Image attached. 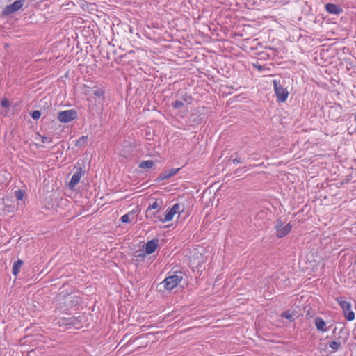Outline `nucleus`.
I'll return each mask as SVG.
<instances>
[{
    "instance_id": "obj_27",
    "label": "nucleus",
    "mask_w": 356,
    "mask_h": 356,
    "mask_svg": "<svg viewBox=\"0 0 356 356\" xmlns=\"http://www.w3.org/2000/svg\"><path fill=\"white\" fill-rule=\"evenodd\" d=\"M41 140L43 143H51L52 142V138L47 136H42Z\"/></svg>"
},
{
    "instance_id": "obj_16",
    "label": "nucleus",
    "mask_w": 356,
    "mask_h": 356,
    "mask_svg": "<svg viewBox=\"0 0 356 356\" xmlns=\"http://www.w3.org/2000/svg\"><path fill=\"white\" fill-rule=\"evenodd\" d=\"M22 265L23 261L19 259L14 263L12 270V273L14 275H17L19 273L20 268L22 266Z\"/></svg>"
},
{
    "instance_id": "obj_4",
    "label": "nucleus",
    "mask_w": 356,
    "mask_h": 356,
    "mask_svg": "<svg viewBox=\"0 0 356 356\" xmlns=\"http://www.w3.org/2000/svg\"><path fill=\"white\" fill-rule=\"evenodd\" d=\"M273 83L277 102H286L289 96V92L286 88L283 87V85L280 83V80L274 79Z\"/></svg>"
},
{
    "instance_id": "obj_31",
    "label": "nucleus",
    "mask_w": 356,
    "mask_h": 356,
    "mask_svg": "<svg viewBox=\"0 0 356 356\" xmlns=\"http://www.w3.org/2000/svg\"><path fill=\"white\" fill-rule=\"evenodd\" d=\"M184 99L185 102H188V100L191 99V96L188 95L187 94H185V95L184 97Z\"/></svg>"
},
{
    "instance_id": "obj_10",
    "label": "nucleus",
    "mask_w": 356,
    "mask_h": 356,
    "mask_svg": "<svg viewBox=\"0 0 356 356\" xmlns=\"http://www.w3.org/2000/svg\"><path fill=\"white\" fill-rule=\"evenodd\" d=\"M83 176L82 168H79V170L72 175L68 187L70 189H73L74 186L80 181Z\"/></svg>"
},
{
    "instance_id": "obj_32",
    "label": "nucleus",
    "mask_w": 356,
    "mask_h": 356,
    "mask_svg": "<svg viewBox=\"0 0 356 356\" xmlns=\"http://www.w3.org/2000/svg\"><path fill=\"white\" fill-rule=\"evenodd\" d=\"M269 49H270V50H272V51H276L275 48H272V47H270V48H269Z\"/></svg>"
},
{
    "instance_id": "obj_7",
    "label": "nucleus",
    "mask_w": 356,
    "mask_h": 356,
    "mask_svg": "<svg viewBox=\"0 0 356 356\" xmlns=\"http://www.w3.org/2000/svg\"><path fill=\"white\" fill-rule=\"evenodd\" d=\"M181 212V205L180 204H175L172 206V208H170L168 211L167 213L165 215L164 218H159V220L164 222H168L170 221L173 216L178 213Z\"/></svg>"
},
{
    "instance_id": "obj_15",
    "label": "nucleus",
    "mask_w": 356,
    "mask_h": 356,
    "mask_svg": "<svg viewBox=\"0 0 356 356\" xmlns=\"http://www.w3.org/2000/svg\"><path fill=\"white\" fill-rule=\"evenodd\" d=\"M154 161L152 160L142 161L138 164V167L141 169H150L154 166Z\"/></svg>"
},
{
    "instance_id": "obj_17",
    "label": "nucleus",
    "mask_w": 356,
    "mask_h": 356,
    "mask_svg": "<svg viewBox=\"0 0 356 356\" xmlns=\"http://www.w3.org/2000/svg\"><path fill=\"white\" fill-rule=\"evenodd\" d=\"M67 299H70L67 303V306L72 307L76 306L80 303V298L76 296H70Z\"/></svg>"
},
{
    "instance_id": "obj_6",
    "label": "nucleus",
    "mask_w": 356,
    "mask_h": 356,
    "mask_svg": "<svg viewBox=\"0 0 356 356\" xmlns=\"http://www.w3.org/2000/svg\"><path fill=\"white\" fill-rule=\"evenodd\" d=\"M274 227L276 230V237L282 238L286 236L291 232L292 225L291 223H288L283 226L282 222L279 219L275 222Z\"/></svg>"
},
{
    "instance_id": "obj_12",
    "label": "nucleus",
    "mask_w": 356,
    "mask_h": 356,
    "mask_svg": "<svg viewBox=\"0 0 356 356\" xmlns=\"http://www.w3.org/2000/svg\"><path fill=\"white\" fill-rule=\"evenodd\" d=\"M63 324L66 325H78L81 322V317H70V318H64L62 319Z\"/></svg>"
},
{
    "instance_id": "obj_18",
    "label": "nucleus",
    "mask_w": 356,
    "mask_h": 356,
    "mask_svg": "<svg viewBox=\"0 0 356 356\" xmlns=\"http://www.w3.org/2000/svg\"><path fill=\"white\" fill-rule=\"evenodd\" d=\"M341 343L340 341H332L329 343V346L334 350H338L341 348Z\"/></svg>"
},
{
    "instance_id": "obj_13",
    "label": "nucleus",
    "mask_w": 356,
    "mask_h": 356,
    "mask_svg": "<svg viewBox=\"0 0 356 356\" xmlns=\"http://www.w3.org/2000/svg\"><path fill=\"white\" fill-rule=\"evenodd\" d=\"M159 208V204L157 201H155L152 204L149 205V207L146 210V216L147 218H149L150 219L154 218L156 216V213H152V209H156Z\"/></svg>"
},
{
    "instance_id": "obj_21",
    "label": "nucleus",
    "mask_w": 356,
    "mask_h": 356,
    "mask_svg": "<svg viewBox=\"0 0 356 356\" xmlns=\"http://www.w3.org/2000/svg\"><path fill=\"white\" fill-rule=\"evenodd\" d=\"M281 316L291 321H293V314L291 313L289 311L282 312Z\"/></svg>"
},
{
    "instance_id": "obj_29",
    "label": "nucleus",
    "mask_w": 356,
    "mask_h": 356,
    "mask_svg": "<svg viewBox=\"0 0 356 356\" xmlns=\"http://www.w3.org/2000/svg\"><path fill=\"white\" fill-rule=\"evenodd\" d=\"M243 168H238V169H236V170L234 172V174L235 175H236V176H239V175H240V174L242 172V171H243Z\"/></svg>"
},
{
    "instance_id": "obj_2",
    "label": "nucleus",
    "mask_w": 356,
    "mask_h": 356,
    "mask_svg": "<svg viewBox=\"0 0 356 356\" xmlns=\"http://www.w3.org/2000/svg\"><path fill=\"white\" fill-rule=\"evenodd\" d=\"M26 2V0H15L13 3L7 5L5 8H3L1 13V16L6 17L11 15L12 14L21 10Z\"/></svg>"
},
{
    "instance_id": "obj_24",
    "label": "nucleus",
    "mask_w": 356,
    "mask_h": 356,
    "mask_svg": "<svg viewBox=\"0 0 356 356\" xmlns=\"http://www.w3.org/2000/svg\"><path fill=\"white\" fill-rule=\"evenodd\" d=\"M24 196V192L22 190H17L15 191V197L17 200H22Z\"/></svg>"
},
{
    "instance_id": "obj_19",
    "label": "nucleus",
    "mask_w": 356,
    "mask_h": 356,
    "mask_svg": "<svg viewBox=\"0 0 356 356\" xmlns=\"http://www.w3.org/2000/svg\"><path fill=\"white\" fill-rule=\"evenodd\" d=\"M134 212V211H132L131 212H129L128 213L123 215L120 218L121 221L122 222H129L130 221V216H132L133 218Z\"/></svg>"
},
{
    "instance_id": "obj_26",
    "label": "nucleus",
    "mask_w": 356,
    "mask_h": 356,
    "mask_svg": "<svg viewBox=\"0 0 356 356\" xmlns=\"http://www.w3.org/2000/svg\"><path fill=\"white\" fill-rule=\"evenodd\" d=\"M1 106L4 108H9L10 106L9 100L7 98H3L1 102Z\"/></svg>"
},
{
    "instance_id": "obj_8",
    "label": "nucleus",
    "mask_w": 356,
    "mask_h": 356,
    "mask_svg": "<svg viewBox=\"0 0 356 356\" xmlns=\"http://www.w3.org/2000/svg\"><path fill=\"white\" fill-rule=\"evenodd\" d=\"M179 168H172L165 170L158 176V177L155 179V181L159 183L163 180L169 179L175 175L179 171Z\"/></svg>"
},
{
    "instance_id": "obj_3",
    "label": "nucleus",
    "mask_w": 356,
    "mask_h": 356,
    "mask_svg": "<svg viewBox=\"0 0 356 356\" xmlns=\"http://www.w3.org/2000/svg\"><path fill=\"white\" fill-rule=\"evenodd\" d=\"M336 301L340 305L347 321H351L355 319V313L351 310V304L345 300L344 297H337Z\"/></svg>"
},
{
    "instance_id": "obj_1",
    "label": "nucleus",
    "mask_w": 356,
    "mask_h": 356,
    "mask_svg": "<svg viewBox=\"0 0 356 356\" xmlns=\"http://www.w3.org/2000/svg\"><path fill=\"white\" fill-rule=\"evenodd\" d=\"M183 275L181 272L179 273H175L172 275L167 277L162 282L160 283V286L166 290H172L175 288L179 283L182 280Z\"/></svg>"
},
{
    "instance_id": "obj_11",
    "label": "nucleus",
    "mask_w": 356,
    "mask_h": 356,
    "mask_svg": "<svg viewBox=\"0 0 356 356\" xmlns=\"http://www.w3.org/2000/svg\"><path fill=\"white\" fill-rule=\"evenodd\" d=\"M325 9L328 13L332 15H339L343 13V9L340 6L331 3H326Z\"/></svg>"
},
{
    "instance_id": "obj_22",
    "label": "nucleus",
    "mask_w": 356,
    "mask_h": 356,
    "mask_svg": "<svg viewBox=\"0 0 356 356\" xmlns=\"http://www.w3.org/2000/svg\"><path fill=\"white\" fill-rule=\"evenodd\" d=\"M183 106H184V103L181 100H175V102H173L172 103V106L175 109H179V108L183 107Z\"/></svg>"
},
{
    "instance_id": "obj_23",
    "label": "nucleus",
    "mask_w": 356,
    "mask_h": 356,
    "mask_svg": "<svg viewBox=\"0 0 356 356\" xmlns=\"http://www.w3.org/2000/svg\"><path fill=\"white\" fill-rule=\"evenodd\" d=\"M30 115L31 116V118L33 119V120H38L40 116H41V111H38V110H35L33 111H32L31 113H30Z\"/></svg>"
},
{
    "instance_id": "obj_25",
    "label": "nucleus",
    "mask_w": 356,
    "mask_h": 356,
    "mask_svg": "<svg viewBox=\"0 0 356 356\" xmlns=\"http://www.w3.org/2000/svg\"><path fill=\"white\" fill-rule=\"evenodd\" d=\"M93 95L97 97H103L104 95V90L102 88H98L94 91Z\"/></svg>"
},
{
    "instance_id": "obj_30",
    "label": "nucleus",
    "mask_w": 356,
    "mask_h": 356,
    "mask_svg": "<svg viewBox=\"0 0 356 356\" xmlns=\"http://www.w3.org/2000/svg\"><path fill=\"white\" fill-rule=\"evenodd\" d=\"M145 255H146L145 252V253L144 252H140V253H138V254L135 255V257L143 259L145 257Z\"/></svg>"
},
{
    "instance_id": "obj_28",
    "label": "nucleus",
    "mask_w": 356,
    "mask_h": 356,
    "mask_svg": "<svg viewBox=\"0 0 356 356\" xmlns=\"http://www.w3.org/2000/svg\"><path fill=\"white\" fill-rule=\"evenodd\" d=\"M233 163H234V164H238V163H243V161H242V159L241 158L236 157L235 159H233Z\"/></svg>"
},
{
    "instance_id": "obj_20",
    "label": "nucleus",
    "mask_w": 356,
    "mask_h": 356,
    "mask_svg": "<svg viewBox=\"0 0 356 356\" xmlns=\"http://www.w3.org/2000/svg\"><path fill=\"white\" fill-rule=\"evenodd\" d=\"M88 137L85 136H82L79 140H76L75 145L76 147H81L86 143Z\"/></svg>"
},
{
    "instance_id": "obj_5",
    "label": "nucleus",
    "mask_w": 356,
    "mask_h": 356,
    "mask_svg": "<svg viewBox=\"0 0 356 356\" xmlns=\"http://www.w3.org/2000/svg\"><path fill=\"white\" fill-rule=\"evenodd\" d=\"M77 116V111L74 109H70L58 112L57 118L62 123H67L75 120Z\"/></svg>"
},
{
    "instance_id": "obj_9",
    "label": "nucleus",
    "mask_w": 356,
    "mask_h": 356,
    "mask_svg": "<svg viewBox=\"0 0 356 356\" xmlns=\"http://www.w3.org/2000/svg\"><path fill=\"white\" fill-rule=\"evenodd\" d=\"M159 245V239L154 238L147 241L145 245V252L146 254H151L154 252Z\"/></svg>"
},
{
    "instance_id": "obj_14",
    "label": "nucleus",
    "mask_w": 356,
    "mask_h": 356,
    "mask_svg": "<svg viewBox=\"0 0 356 356\" xmlns=\"http://www.w3.org/2000/svg\"><path fill=\"white\" fill-rule=\"evenodd\" d=\"M315 325L317 330L321 332H326L327 330V327H325V323L324 320L320 317H316L315 318Z\"/></svg>"
}]
</instances>
